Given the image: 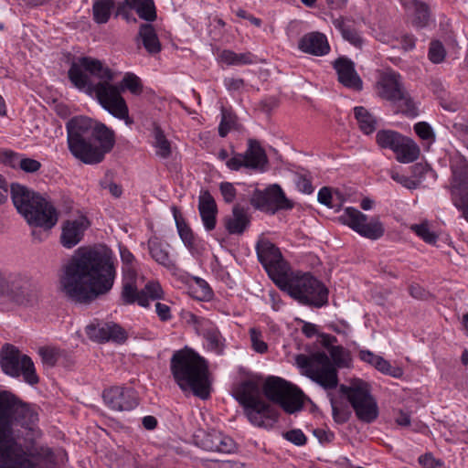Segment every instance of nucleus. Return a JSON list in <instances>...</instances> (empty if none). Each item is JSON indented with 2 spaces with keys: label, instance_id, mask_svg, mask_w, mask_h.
<instances>
[{
  "label": "nucleus",
  "instance_id": "e433bc0d",
  "mask_svg": "<svg viewBox=\"0 0 468 468\" xmlns=\"http://www.w3.org/2000/svg\"><path fill=\"white\" fill-rule=\"evenodd\" d=\"M153 136V146L155 149V154L163 159L168 158L172 154L171 143L168 141L160 126L154 125Z\"/></svg>",
  "mask_w": 468,
  "mask_h": 468
},
{
  "label": "nucleus",
  "instance_id": "f3484780",
  "mask_svg": "<svg viewBox=\"0 0 468 468\" xmlns=\"http://www.w3.org/2000/svg\"><path fill=\"white\" fill-rule=\"evenodd\" d=\"M255 250L259 261L271 279L276 284L281 282L286 271L280 249L268 239L261 238L256 243Z\"/></svg>",
  "mask_w": 468,
  "mask_h": 468
},
{
  "label": "nucleus",
  "instance_id": "f8f14e48",
  "mask_svg": "<svg viewBox=\"0 0 468 468\" xmlns=\"http://www.w3.org/2000/svg\"><path fill=\"white\" fill-rule=\"evenodd\" d=\"M0 366L3 372L12 378L23 377L26 383L36 385L39 382L32 359L10 344H5L0 352Z\"/></svg>",
  "mask_w": 468,
  "mask_h": 468
},
{
  "label": "nucleus",
  "instance_id": "7ed1b4c3",
  "mask_svg": "<svg viewBox=\"0 0 468 468\" xmlns=\"http://www.w3.org/2000/svg\"><path fill=\"white\" fill-rule=\"evenodd\" d=\"M68 76L75 88L95 96L101 106L113 117L124 121L126 124L133 122L119 88L111 83L115 80L116 73L101 60L82 57L71 64Z\"/></svg>",
  "mask_w": 468,
  "mask_h": 468
},
{
  "label": "nucleus",
  "instance_id": "6ab92c4d",
  "mask_svg": "<svg viewBox=\"0 0 468 468\" xmlns=\"http://www.w3.org/2000/svg\"><path fill=\"white\" fill-rule=\"evenodd\" d=\"M104 403L112 410H132L138 405L136 392L132 388L112 387L103 391Z\"/></svg>",
  "mask_w": 468,
  "mask_h": 468
},
{
  "label": "nucleus",
  "instance_id": "79ce46f5",
  "mask_svg": "<svg viewBox=\"0 0 468 468\" xmlns=\"http://www.w3.org/2000/svg\"><path fill=\"white\" fill-rule=\"evenodd\" d=\"M122 95V90H129L133 95H141L144 90V85L141 79L133 72H126L120 83L117 86Z\"/></svg>",
  "mask_w": 468,
  "mask_h": 468
},
{
  "label": "nucleus",
  "instance_id": "cd10ccee",
  "mask_svg": "<svg viewBox=\"0 0 468 468\" xmlns=\"http://www.w3.org/2000/svg\"><path fill=\"white\" fill-rule=\"evenodd\" d=\"M224 226L230 235H242L250 225L248 208L235 205L230 215L224 218Z\"/></svg>",
  "mask_w": 468,
  "mask_h": 468
},
{
  "label": "nucleus",
  "instance_id": "a19ab883",
  "mask_svg": "<svg viewBox=\"0 0 468 468\" xmlns=\"http://www.w3.org/2000/svg\"><path fill=\"white\" fill-rule=\"evenodd\" d=\"M175 219L178 234L185 246L192 252L197 250V239L192 229L182 218H178L176 215H175Z\"/></svg>",
  "mask_w": 468,
  "mask_h": 468
},
{
  "label": "nucleus",
  "instance_id": "2f4dec72",
  "mask_svg": "<svg viewBox=\"0 0 468 468\" xmlns=\"http://www.w3.org/2000/svg\"><path fill=\"white\" fill-rule=\"evenodd\" d=\"M218 58L220 63L227 66L251 65L257 62V56L251 52L236 53L230 49L222 50Z\"/></svg>",
  "mask_w": 468,
  "mask_h": 468
},
{
  "label": "nucleus",
  "instance_id": "1a4fd4ad",
  "mask_svg": "<svg viewBox=\"0 0 468 468\" xmlns=\"http://www.w3.org/2000/svg\"><path fill=\"white\" fill-rule=\"evenodd\" d=\"M376 92L383 100L397 103L399 111L410 117L418 114V109L405 90L399 73L387 69L380 73L376 82Z\"/></svg>",
  "mask_w": 468,
  "mask_h": 468
},
{
  "label": "nucleus",
  "instance_id": "9d476101",
  "mask_svg": "<svg viewBox=\"0 0 468 468\" xmlns=\"http://www.w3.org/2000/svg\"><path fill=\"white\" fill-rule=\"evenodd\" d=\"M296 363L303 369L307 378L324 389L332 390L338 386L337 369L324 352H316L310 356L299 355Z\"/></svg>",
  "mask_w": 468,
  "mask_h": 468
},
{
  "label": "nucleus",
  "instance_id": "37998d69",
  "mask_svg": "<svg viewBox=\"0 0 468 468\" xmlns=\"http://www.w3.org/2000/svg\"><path fill=\"white\" fill-rule=\"evenodd\" d=\"M410 229L428 244H434L438 239V236L435 232L431 230L430 224L427 220L420 224L411 225Z\"/></svg>",
  "mask_w": 468,
  "mask_h": 468
},
{
  "label": "nucleus",
  "instance_id": "f704fd0d",
  "mask_svg": "<svg viewBox=\"0 0 468 468\" xmlns=\"http://www.w3.org/2000/svg\"><path fill=\"white\" fill-rule=\"evenodd\" d=\"M115 7L113 0H94L92 4L93 20L97 24H106Z\"/></svg>",
  "mask_w": 468,
  "mask_h": 468
},
{
  "label": "nucleus",
  "instance_id": "a878e982",
  "mask_svg": "<svg viewBox=\"0 0 468 468\" xmlns=\"http://www.w3.org/2000/svg\"><path fill=\"white\" fill-rule=\"evenodd\" d=\"M151 258L159 265L169 271L176 270L175 256L170 251V245L157 237H152L147 241Z\"/></svg>",
  "mask_w": 468,
  "mask_h": 468
},
{
  "label": "nucleus",
  "instance_id": "6e6d98bb",
  "mask_svg": "<svg viewBox=\"0 0 468 468\" xmlns=\"http://www.w3.org/2000/svg\"><path fill=\"white\" fill-rule=\"evenodd\" d=\"M283 438L297 446L304 445L307 441L306 436L300 429H293L284 432Z\"/></svg>",
  "mask_w": 468,
  "mask_h": 468
},
{
  "label": "nucleus",
  "instance_id": "c9c22d12",
  "mask_svg": "<svg viewBox=\"0 0 468 468\" xmlns=\"http://www.w3.org/2000/svg\"><path fill=\"white\" fill-rule=\"evenodd\" d=\"M354 115L360 130L365 134L372 133L377 128V119L365 107L356 106L354 108Z\"/></svg>",
  "mask_w": 468,
  "mask_h": 468
},
{
  "label": "nucleus",
  "instance_id": "412c9836",
  "mask_svg": "<svg viewBox=\"0 0 468 468\" xmlns=\"http://www.w3.org/2000/svg\"><path fill=\"white\" fill-rule=\"evenodd\" d=\"M85 331L90 340L99 343L110 340L120 343L126 339L124 329L114 323L90 324L86 326Z\"/></svg>",
  "mask_w": 468,
  "mask_h": 468
},
{
  "label": "nucleus",
  "instance_id": "4be33fe9",
  "mask_svg": "<svg viewBox=\"0 0 468 468\" xmlns=\"http://www.w3.org/2000/svg\"><path fill=\"white\" fill-rule=\"evenodd\" d=\"M197 445L209 452L231 453L236 450L235 441L220 431L212 430L197 436Z\"/></svg>",
  "mask_w": 468,
  "mask_h": 468
},
{
  "label": "nucleus",
  "instance_id": "0eeeda50",
  "mask_svg": "<svg viewBox=\"0 0 468 468\" xmlns=\"http://www.w3.org/2000/svg\"><path fill=\"white\" fill-rule=\"evenodd\" d=\"M261 379L250 376L239 382L235 388V398L244 408L249 420L255 426H271L277 421L279 411L261 397Z\"/></svg>",
  "mask_w": 468,
  "mask_h": 468
},
{
  "label": "nucleus",
  "instance_id": "0e129e2a",
  "mask_svg": "<svg viewBox=\"0 0 468 468\" xmlns=\"http://www.w3.org/2000/svg\"><path fill=\"white\" fill-rule=\"evenodd\" d=\"M223 83L226 89L230 92L241 90L245 85L244 80L240 78H226Z\"/></svg>",
  "mask_w": 468,
  "mask_h": 468
},
{
  "label": "nucleus",
  "instance_id": "423d86ee",
  "mask_svg": "<svg viewBox=\"0 0 468 468\" xmlns=\"http://www.w3.org/2000/svg\"><path fill=\"white\" fill-rule=\"evenodd\" d=\"M14 206L30 226L51 229L58 222L55 207L40 195L20 184L11 185Z\"/></svg>",
  "mask_w": 468,
  "mask_h": 468
},
{
  "label": "nucleus",
  "instance_id": "69168bd1",
  "mask_svg": "<svg viewBox=\"0 0 468 468\" xmlns=\"http://www.w3.org/2000/svg\"><path fill=\"white\" fill-rule=\"evenodd\" d=\"M317 199L321 204L325 205L330 208L335 207V205L333 204V195L329 187H322L318 192Z\"/></svg>",
  "mask_w": 468,
  "mask_h": 468
},
{
  "label": "nucleus",
  "instance_id": "de8ad7c7",
  "mask_svg": "<svg viewBox=\"0 0 468 468\" xmlns=\"http://www.w3.org/2000/svg\"><path fill=\"white\" fill-rule=\"evenodd\" d=\"M251 348L258 354H265L268 351V345L263 339L262 332L255 327L249 331Z\"/></svg>",
  "mask_w": 468,
  "mask_h": 468
},
{
  "label": "nucleus",
  "instance_id": "5701e85b",
  "mask_svg": "<svg viewBox=\"0 0 468 468\" xmlns=\"http://www.w3.org/2000/svg\"><path fill=\"white\" fill-rule=\"evenodd\" d=\"M90 227V221L85 216L69 219L63 223L60 241L63 247L71 249L80 242L85 230Z\"/></svg>",
  "mask_w": 468,
  "mask_h": 468
},
{
  "label": "nucleus",
  "instance_id": "a18cd8bd",
  "mask_svg": "<svg viewBox=\"0 0 468 468\" xmlns=\"http://www.w3.org/2000/svg\"><path fill=\"white\" fill-rule=\"evenodd\" d=\"M192 293L199 301H208L213 296V292L208 283L201 278H195L194 284L192 285Z\"/></svg>",
  "mask_w": 468,
  "mask_h": 468
},
{
  "label": "nucleus",
  "instance_id": "b1692460",
  "mask_svg": "<svg viewBox=\"0 0 468 468\" xmlns=\"http://www.w3.org/2000/svg\"><path fill=\"white\" fill-rule=\"evenodd\" d=\"M334 69L337 74L338 81L348 89L354 90H361L363 81L355 69V63L345 57L338 58L335 60Z\"/></svg>",
  "mask_w": 468,
  "mask_h": 468
},
{
  "label": "nucleus",
  "instance_id": "aec40b11",
  "mask_svg": "<svg viewBox=\"0 0 468 468\" xmlns=\"http://www.w3.org/2000/svg\"><path fill=\"white\" fill-rule=\"evenodd\" d=\"M197 331L206 341L208 351L222 355L225 349L226 339L218 326L208 319L196 318Z\"/></svg>",
  "mask_w": 468,
  "mask_h": 468
},
{
  "label": "nucleus",
  "instance_id": "c85d7f7f",
  "mask_svg": "<svg viewBox=\"0 0 468 468\" xmlns=\"http://www.w3.org/2000/svg\"><path fill=\"white\" fill-rule=\"evenodd\" d=\"M198 210L205 229L211 231L217 225L218 207L214 197L208 191L199 196Z\"/></svg>",
  "mask_w": 468,
  "mask_h": 468
},
{
  "label": "nucleus",
  "instance_id": "393cba45",
  "mask_svg": "<svg viewBox=\"0 0 468 468\" xmlns=\"http://www.w3.org/2000/svg\"><path fill=\"white\" fill-rule=\"evenodd\" d=\"M298 48L316 57L325 56L331 50L326 36L317 31L304 34L298 41Z\"/></svg>",
  "mask_w": 468,
  "mask_h": 468
},
{
  "label": "nucleus",
  "instance_id": "338daca9",
  "mask_svg": "<svg viewBox=\"0 0 468 468\" xmlns=\"http://www.w3.org/2000/svg\"><path fill=\"white\" fill-rule=\"evenodd\" d=\"M297 189L304 194H311L314 187L310 179L303 176H298L295 181Z\"/></svg>",
  "mask_w": 468,
  "mask_h": 468
},
{
  "label": "nucleus",
  "instance_id": "2eb2a0df",
  "mask_svg": "<svg viewBox=\"0 0 468 468\" xmlns=\"http://www.w3.org/2000/svg\"><path fill=\"white\" fill-rule=\"evenodd\" d=\"M339 221L349 227L361 237L377 240L385 234V227L378 217H368L360 210L348 207L343 211L339 217Z\"/></svg>",
  "mask_w": 468,
  "mask_h": 468
},
{
  "label": "nucleus",
  "instance_id": "39448f33",
  "mask_svg": "<svg viewBox=\"0 0 468 468\" xmlns=\"http://www.w3.org/2000/svg\"><path fill=\"white\" fill-rule=\"evenodd\" d=\"M175 383L183 391H190L201 399L210 396L211 381L208 361L191 347L173 353L169 365Z\"/></svg>",
  "mask_w": 468,
  "mask_h": 468
},
{
  "label": "nucleus",
  "instance_id": "473e14b6",
  "mask_svg": "<svg viewBox=\"0 0 468 468\" xmlns=\"http://www.w3.org/2000/svg\"><path fill=\"white\" fill-rule=\"evenodd\" d=\"M4 157L5 162L8 163L11 166H18L26 173H35L41 168V163L39 161L28 157H21L13 151H5Z\"/></svg>",
  "mask_w": 468,
  "mask_h": 468
},
{
  "label": "nucleus",
  "instance_id": "3c124183",
  "mask_svg": "<svg viewBox=\"0 0 468 468\" xmlns=\"http://www.w3.org/2000/svg\"><path fill=\"white\" fill-rule=\"evenodd\" d=\"M339 28L342 37L349 43L356 47H360L362 45V38L359 33L355 28L343 23L339 25Z\"/></svg>",
  "mask_w": 468,
  "mask_h": 468
},
{
  "label": "nucleus",
  "instance_id": "f03ea898",
  "mask_svg": "<svg viewBox=\"0 0 468 468\" xmlns=\"http://www.w3.org/2000/svg\"><path fill=\"white\" fill-rule=\"evenodd\" d=\"M115 261L112 250L106 246L80 250L61 268L59 291L75 303H91L112 289Z\"/></svg>",
  "mask_w": 468,
  "mask_h": 468
},
{
  "label": "nucleus",
  "instance_id": "ddd939ff",
  "mask_svg": "<svg viewBox=\"0 0 468 468\" xmlns=\"http://www.w3.org/2000/svg\"><path fill=\"white\" fill-rule=\"evenodd\" d=\"M265 397L292 414L303 408V392L279 377H268L262 384Z\"/></svg>",
  "mask_w": 468,
  "mask_h": 468
},
{
  "label": "nucleus",
  "instance_id": "9b49d317",
  "mask_svg": "<svg viewBox=\"0 0 468 468\" xmlns=\"http://www.w3.org/2000/svg\"><path fill=\"white\" fill-rule=\"evenodd\" d=\"M339 391L346 397L359 420L371 423L378 419V406L367 383L357 379L349 386L340 385Z\"/></svg>",
  "mask_w": 468,
  "mask_h": 468
},
{
  "label": "nucleus",
  "instance_id": "e2e57ef3",
  "mask_svg": "<svg viewBox=\"0 0 468 468\" xmlns=\"http://www.w3.org/2000/svg\"><path fill=\"white\" fill-rule=\"evenodd\" d=\"M418 461L423 468H439L442 465L441 461L435 459L431 453L420 455Z\"/></svg>",
  "mask_w": 468,
  "mask_h": 468
},
{
  "label": "nucleus",
  "instance_id": "20e7f679",
  "mask_svg": "<svg viewBox=\"0 0 468 468\" xmlns=\"http://www.w3.org/2000/svg\"><path fill=\"white\" fill-rule=\"evenodd\" d=\"M70 154L86 165L101 163L115 145V133L104 123L75 116L66 124Z\"/></svg>",
  "mask_w": 468,
  "mask_h": 468
},
{
  "label": "nucleus",
  "instance_id": "603ef678",
  "mask_svg": "<svg viewBox=\"0 0 468 468\" xmlns=\"http://www.w3.org/2000/svg\"><path fill=\"white\" fill-rule=\"evenodd\" d=\"M414 132L416 134L424 141H429L431 143L435 141V133L431 128V126L426 122H419L414 124Z\"/></svg>",
  "mask_w": 468,
  "mask_h": 468
},
{
  "label": "nucleus",
  "instance_id": "58836bf2",
  "mask_svg": "<svg viewBox=\"0 0 468 468\" xmlns=\"http://www.w3.org/2000/svg\"><path fill=\"white\" fill-rule=\"evenodd\" d=\"M403 134L393 130H379L376 134V141L379 147L394 152Z\"/></svg>",
  "mask_w": 468,
  "mask_h": 468
},
{
  "label": "nucleus",
  "instance_id": "c03bdc74",
  "mask_svg": "<svg viewBox=\"0 0 468 468\" xmlns=\"http://www.w3.org/2000/svg\"><path fill=\"white\" fill-rule=\"evenodd\" d=\"M120 257L122 262V275L130 271L137 272V261L131 250L123 245L119 246Z\"/></svg>",
  "mask_w": 468,
  "mask_h": 468
},
{
  "label": "nucleus",
  "instance_id": "8fccbe9b",
  "mask_svg": "<svg viewBox=\"0 0 468 468\" xmlns=\"http://www.w3.org/2000/svg\"><path fill=\"white\" fill-rule=\"evenodd\" d=\"M328 395L330 396L332 415L334 420L339 424L346 422L350 417L349 410L344 407L338 406L334 397H332L330 393Z\"/></svg>",
  "mask_w": 468,
  "mask_h": 468
},
{
  "label": "nucleus",
  "instance_id": "dca6fc26",
  "mask_svg": "<svg viewBox=\"0 0 468 468\" xmlns=\"http://www.w3.org/2000/svg\"><path fill=\"white\" fill-rule=\"evenodd\" d=\"M0 296L11 303L27 305L37 300V293L28 277L20 273H13L5 277L0 288Z\"/></svg>",
  "mask_w": 468,
  "mask_h": 468
},
{
  "label": "nucleus",
  "instance_id": "4468645a",
  "mask_svg": "<svg viewBox=\"0 0 468 468\" xmlns=\"http://www.w3.org/2000/svg\"><path fill=\"white\" fill-rule=\"evenodd\" d=\"M138 273L133 271L122 275L121 299L124 304L137 303L141 307L148 308L151 301H159L165 298V292L157 281H149L144 287L138 290Z\"/></svg>",
  "mask_w": 468,
  "mask_h": 468
},
{
  "label": "nucleus",
  "instance_id": "c756f323",
  "mask_svg": "<svg viewBox=\"0 0 468 468\" xmlns=\"http://www.w3.org/2000/svg\"><path fill=\"white\" fill-rule=\"evenodd\" d=\"M243 154L247 169L261 170L268 162L264 149L255 139L248 140V147Z\"/></svg>",
  "mask_w": 468,
  "mask_h": 468
},
{
  "label": "nucleus",
  "instance_id": "49530a36",
  "mask_svg": "<svg viewBox=\"0 0 468 468\" xmlns=\"http://www.w3.org/2000/svg\"><path fill=\"white\" fill-rule=\"evenodd\" d=\"M38 354L42 363L48 367H53L60 357V350L52 346L40 347Z\"/></svg>",
  "mask_w": 468,
  "mask_h": 468
},
{
  "label": "nucleus",
  "instance_id": "864d4df0",
  "mask_svg": "<svg viewBox=\"0 0 468 468\" xmlns=\"http://www.w3.org/2000/svg\"><path fill=\"white\" fill-rule=\"evenodd\" d=\"M446 55L445 48L440 41H432L429 48V58L433 63H441L444 60Z\"/></svg>",
  "mask_w": 468,
  "mask_h": 468
},
{
  "label": "nucleus",
  "instance_id": "ea45409f",
  "mask_svg": "<svg viewBox=\"0 0 468 468\" xmlns=\"http://www.w3.org/2000/svg\"><path fill=\"white\" fill-rule=\"evenodd\" d=\"M238 129V117L231 109L221 108V120L218 125V134L226 137L232 130Z\"/></svg>",
  "mask_w": 468,
  "mask_h": 468
},
{
  "label": "nucleus",
  "instance_id": "7c9ffc66",
  "mask_svg": "<svg viewBox=\"0 0 468 468\" xmlns=\"http://www.w3.org/2000/svg\"><path fill=\"white\" fill-rule=\"evenodd\" d=\"M393 153L398 162L409 164L419 158L420 149L413 139L403 135Z\"/></svg>",
  "mask_w": 468,
  "mask_h": 468
},
{
  "label": "nucleus",
  "instance_id": "052dcab7",
  "mask_svg": "<svg viewBox=\"0 0 468 468\" xmlns=\"http://www.w3.org/2000/svg\"><path fill=\"white\" fill-rule=\"evenodd\" d=\"M390 177L397 183L402 185L406 188L414 189L417 186V183L410 177L399 174L397 171L390 172Z\"/></svg>",
  "mask_w": 468,
  "mask_h": 468
},
{
  "label": "nucleus",
  "instance_id": "bb28decb",
  "mask_svg": "<svg viewBox=\"0 0 468 468\" xmlns=\"http://www.w3.org/2000/svg\"><path fill=\"white\" fill-rule=\"evenodd\" d=\"M451 197H458L468 195V163L463 159H458L451 164Z\"/></svg>",
  "mask_w": 468,
  "mask_h": 468
},
{
  "label": "nucleus",
  "instance_id": "5fc2aeb1",
  "mask_svg": "<svg viewBox=\"0 0 468 468\" xmlns=\"http://www.w3.org/2000/svg\"><path fill=\"white\" fill-rule=\"evenodd\" d=\"M374 367L383 374L392 376L395 378H397L400 375V370L399 368L392 367L388 360L384 359L380 356H379L378 361L376 362V365Z\"/></svg>",
  "mask_w": 468,
  "mask_h": 468
},
{
  "label": "nucleus",
  "instance_id": "4d7b16f0",
  "mask_svg": "<svg viewBox=\"0 0 468 468\" xmlns=\"http://www.w3.org/2000/svg\"><path fill=\"white\" fill-rule=\"evenodd\" d=\"M226 165L231 171H239L241 168L247 169L244 154L235 152L232 154V156L227 160Z\"/></svg>",
  "mask_w": 468,
  "mask_h": 468
},
{
  "label": "nucleus",
  "instance_id": "bf43d9fd",
  "mask_svg": "<svg viewBox=\"0 0 468 468\" xmlns=\"http://www.w3.org/2000/svg\"><path fill=\"white\" fill-rule=\"evenodd\" d=\"M155 313L159 320L162 322H168L173 318L171 308L166 303L156 302Z\"/></svg>",
  "mask_w": 468,
  "mask_h": 468
},
{
  "label": "nucleus",
  "instance_id": "f257e3e1",
  "mask_svg": "<svg viewBox=\"0 0 468 468\" xmlns=\"http://www.w3.org/2000/svg\"><path fill=\"white\" fill-rule=\"evenodd\" d=\"M37 409L8 390H0V468H42L54 463L52 450L39 445Z\"/></svg>",
  "mask_w": 468,
  "mask_h": 468
},
{
  "label": "nucleus",
  "instance_id": "680f3d73",
  "mask_svg": "<svg viewBox=\"0 0 468 468\" xmlns=\"http://www.w3.org/2000/svg\"><path fill=\"white\" fill-rule=\"evenodd\" d=\"M454 207L460 210L464 219L468 222V195L452 198Z\"/></svg>",
  "mask_w": 468,
  "mask_h": 468
},
{
  "label": "nucleus",
  "instance_id": "72a5a7b5",
  "mask_svg": "<svg viewBox=\"0 0 468 468\" xmlns=\"http://www.w3.org/2000/svg\"><path fill=\"white\" fill-rule=\"evenodd\" d=\"M139 37L144 48L151 54L161 51V44L154 27L150 24H144L139 29Z\"/></svg>",
  "mask_w": 468,
  "mask_h": 468
},
{
  "label": "nucleus",
  "instance_id": "13d9d810",
  "mask_svg": "<svg viewBox=\"0 0 468 468\" xmlns=\"http://www.w3.org/2000/svg\"><path fill=\"white\" fill-rule=\"evenodd\" d=\"M219 189L225 202L232 203L235 200L237 190L233 184L229 182H222L219 186Z\"/></svg>",
  "mask_w": 468,
  "mask_h": 468
},
{
  "label": "nucleus",
  "instance_id": "6e6552de",
  "mask_svg": "<svg viewBox=\"0 0 468 468\" xmlns=\"http://www.w3.org/2000/svg\"><path fill=\"white\" fill-rule=\"evenodd\" d=\"M277 285L303 305L320 308L328 303L327 288L310 273L290 278L284 275Z\"/></svg>",
  "mask_w": 468,
  "mask_h": 468
},
{
  "label": "nucleus",
  "instance_id": "a211bd4d",
  "mask_svg": "<svg viewBox=\"0 0 468 468\" xmlns=\"http://www.w3.org/2000/svg\"><path fill=\"white\" fill-rule=\"evenodd\" d=\"M250 204L257 209L271 214L278 210H289L293 207V202L287 198L279 185H272L264 191H256L250 198Z\"/></svg>",
  "mask_w": 468,
  "mask_h": 468
},
{
  "label": "nucleus",
  "instance_id": "09e8293b",
  "mask_svg": "<svg viewBox=\"0 0 468 468\" xmlns=\"http://www.w3.org/2000/svg\"><path fill=\"white\" fill-rule=\"evenodd\" d=\"M412 10L414 11V24L419 27H426L430 20V9L428 5L420 2Z\"/></svg>",
  "mask_w": 468,
  "mask_h": 468
},
{
  "label": "nucleus",
  "instance_id": "4c0bfd02",
  "mask_svg": "<svg viewBox=\"0 0 468 468\" xmlns=\"http://www.w3.org/2000/svg\"><path fill=\"white\" fill-rule=\"evenodd\" d=\"M128 3L140 18L146 21H154L156 18L154 0H130Z\"/></svg>",
  "mask_w": 468,
  "mask_h": 468
},
{
  "label": "nucleus",
  "instance_id": "774afa93",
  "mask_svg": "<svg viewBox=\"0 0 468 468\" xmlns=\"http://www.w3.org/2000/svg\"><path fill=\"white\" fill-rule=\"evenodd\" d=\"M314 435L321 443H329L335 439L334 432L320 428L314 431Z\"/></svg>",
  "mask_w": 468,
  "mask_h": 468
}]
</instances>
